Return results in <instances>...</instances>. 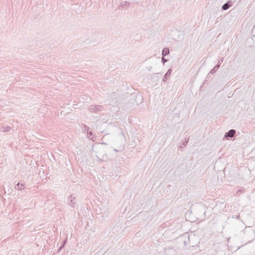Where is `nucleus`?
Masks as SVG:
<instances>
[{"label":"nucleus","instance_id":"obj_9","mask_svg":"<svg viewBox=\"0 0 255 255\" xmlns=\"http://www.w3.org/2000/svg\"><path fill=\"white\" fill-rule=\"evenodd\" d=\"M223 60H224V58H222L221 59H220L219 61H218V63L217 64V65H216L215 66V68H216V69H218L220 67V66L222 64V63H223Z\"/></svg>","mask_w":255,"mask_h":255},{"label":"nucleus","instance_id":"obj_10","mask_svg":"<svg viewBox=\"0 0 255 255\" xmlns=\"http://www.w3.org/2000/svg\"><path fill=\"white\" fill-rule=\"evenodd\" d=\"M10 129V127L8 126L6 127H2L1 128V130L3 131H8Z\"/></svg>","mask_w":255,"mask_h":255},{"label":"nucleus","instance_id":"obj_21","mask_svg":"<svg viewBox=\"0 0 255 255\" xmlns=\"http://www.w3.org/2000/svg\"><path fill=\"white\" fill-rule=\"evenodd\" d=\"M66 243V240L64 241L62 244V245H64V246L65 245V243Z\"/></svg>","mask_w":255,"mask_h":255},{"label":"nucleus","instance_id":"obj_7","mask_svg":"<svg viewBox=\"0 0 255 255\" xmlns=\"http://www.w3.org/2000/svg\"><path fill=\"white\" fill-rule=\"evenodd\" d=\"M169 53V50L168 48H164L162 51V56L165 57Z\"/></svg>","mask_w":255,"mask_h":255},{"label":"nucleus","instance_id":"obj_4","mask_svg":"<svg viewBox=\"0 0 255 255\" xmlns=\"http://www.w3.org/2000/svg\"><path fill=\"white\" fill-rule=\"evenodd\" d=\"M232 1L229 0V1H227L226 3H225V4H224L222 7V10H226L228 9L230 7L232 6Z\"/></svg>","mask_w":255,"mask_h":255},{"label":"nucleus","instance_id":"obj_14","mask_svg":"<svg viewBox=\"0 0 255 255\" xmlns=\"http://www.w3.org/2000/svg\"><path fill=\"white\" fill-rule=\"evenodd\" d=\"M87 133L88 135H92V132L91 130H89V128H87Z\"/></svg>","mask_w":255,"mask_h":255},{"label":"nucleus","instance_id":"obj_18","mask_svg":"<svg viewBox=\"0 0 255 255\" xmlns=\"http://www.w3.org/2000/svg\"><path fill=\"white\" fill-rule=\"evenodd\" d=\"M64 245H61V246L59 247V249H58V251H60V250H62V249L64 247Z\"/></svg>","mask_w":255,"mask_h":255},{"label":"nucleus","instance_id":"obj_24","mask_svg":"<svg viewBox=\"0 0 255 255\" xmlns=\"http://www.w3.org/2000/svg\"><path fill=\"white\" fill-rule=\"evenodd\" d=\"M185 245H186V241H184Z\"/></svg>","mask_w":255,"mask_h":255},{"label":"nucleus","instance_id":"obj_15","mask_svg":"<svg viewBox=\"0 0 255 255\" xmlns=\"http://www.w3.org/2000/svg\"><path fill=\"white\" fill-rule=\"evenodd\" d=\"M216 68H215V67H214L213 69H212L210 71V73H211V74H214V73H215V72H216Z\"/></svg>","mask_w":255,"mask_h":255},{"label":"nucleus","instance_id":"obj_22","mask_svg":"<svg viewBox=\"0 0 255 255\" xmlns=\"http://www.w3.org/2000/svg\"><path fill=\"white\" fill-rule=\"evenodd\" d=\"M98 149H100L101 148H102V147L100 146L98 148Z\"/></svg>","mask_w":255,"mask_h":255},{"label":"nucleus","instance_id":"obj_6","mask_svg":"<svg viewBox=\"0 0 255 255\" xmlns=\"http://www.w3.org/2000/svg\"><path fill=\"white\" fill-rule=\"evenodd\" d=\"M172 72V70L171 69H169L167 71V72L165 74L164 78H163V81H166V79H167L168 77L169 76V75L171 74V73Z\"/></svg>","mask_w":255,"mask_h":255},{"label":"nucleus","instance_id":"obj_23","mask_svg":"<svg viewBox=\"0 0 255 255\" xmlns=\"http://www.w3.org/2000/svg\"><path fill=\"white\" fill-rule=\"evenodd\" d=\"M240 217V215H238V216H237V218H239Z\"/></svg>","mask_w":255,"mask_h":255},{"label":"nucleus","instance_id":"obj_8","mask_svg":"<svg viewBox=\"0 0 255 255\" xmlns=\"http://www.w3.org/2000/svg\"><path fill=\"white\" fill-rule=\"evenodd\" d=\"M165 253L167 255H172V252H174V250L172 248H166Z\"/></svg>","mask_w":255,"mask_h":255},{"label":"nucleus","instance_id":"obj_12","mask_svg":"<svg viewBox=\"0 0 255 255\" xmlns=\"http://www.w3.org/2000/svg\"><path fill=\"white\" fill-rule=\"evenodd\" d=\"M88 128H89L86 125H83V126H82L81 128H82V130L85 131V130H87Z\"/></svg>","mask_w":255,"mask_h":255},{"label":"nucleus","instance_id":"obj_3","mask_svg":"<svg viewBox=\"0 0 255 255\" xmlns=\"http://www.w3.org/2000/svg\"><path fill=\"white\" fill-rule=\"evenodd\" d=\"M75 197H73V196L71 195L69 196L68 197V200H70V202L68 203V204L72 208H74L75 206L74 205L76 204V202H75Z\"/></svg>","mask_w":255,"mask_h":255},{"label":"nucleus","instance_id":"obj_1","mask_svg":"<svg viewBox=\"0 0 255 255\" xmlns=\"http://www.w3.org/2000/svg\"><path fill=\"white\" fill-rule=\"evenodd\" d=\"M102 106L101 105H91L89 107V110L91 112L100 111L102 110Z\"/></svg>","mask_w":255,"mask_h":255},{"label":"nucleus","instance_id":"obj_2","mask_svg":"<svg viewBox=\"0 0 255 255\" xmlns=\"http://www.w3.org/2000/svg\"><path fill=\"white\" fill-rule=\"evenodd\" d=\"M236 132V130L233 129H230L228 132L225 133L224 136L225 138L233 137L235 136Z\"/></svg>","mask_w":255,"mask_h":255},{"label":"nucleus","instance_id":"obj_25","mask_svg":"<svg viewBox=\"0 0 255 255\" xmlns=\"http://www.w3.org/2000/svg\"><path fill=\"white\" fill-rule=\"evenodd\" d=\"M254 28H255V25H254Z\"/></svg>","mask_w":255,"mask_h":255},{"label":"nucleus","instance_id":"obj_19","mask_svg":"<svg viewBox=\"0 0 255 255\" xmlns=\"http://www.w3.org/2000/svg\"><path fill=\"white\" fill-rule=\"evenodd\" d=\"M244 192V189H240V190H239L237 192V193H239V192L243 193V192Z\"/></svg>","mask_w":255,"mask_h":255},{"label":"nucleus","instance_id":"obj_13","mask_svg":"<svg viewBox=\"0 0 255 255\" xmlns=\"http://www.w3.org/2000/svg\"><path fill=\"white\" fill-rule=\"evenodd\" d=\"M161 61H162V62L163 63V64H164L167 61V59L164 58V57L162 56Z\"/></svg>","mask_w":255,"mask_h":255},{"label":"nucleus","instance_id":"obj_5","mask_svg":"<svg viewBox=\"0 0 255 255\" xmlns=\"http://www.w3.org/2000/svg\"><path fill=\"white\" fill-rule=\"evenodd\" d=\"M25 188L24 184L18 183L14 186V189L16 190H21Z\"/></svg>","mask_w":255,"mask_h":255},{"label":"nucleus","instance_id":"obj_20","mask_svg":"<svg viewBox=\"0 0 255 255\" xmlns=\"http://www.w3.org/2000/svg\"><path fill=\"white\" fill-rule=\"evenodd\" d=\"M107 157V156L106 154H104L103 155V156H102V158H103V159H104L105 158H106Z\"/></svg>","mask_w":255,"mask_h":255},{"label":"nucleus","instance_id":"obj_17","mask_svg":"<svg viewBox=\"0 0 255 255\" xmlns=\"http://www.w3.org/2000/svg\"><path fill=\"white\" fill-rule=\"evenodd\" d=\"M188 142V139H185L184 142L183 143V145H184L185 146L186 145V144H187Z\"/></svg>","mask_w":255,"mask_h":255},{"label":"nucleus","instance_id":"obj_16","mask_svg":"<svg viewBox=\"0 0 255 255\" xmlns=\"http://www.w3.org/2000/svg\"><path fill=\"white\" fill-rule=\"evenodd\" d=\"M129 100H130V101H131V102H135V98H134V96H133L132 97V98H130V99H129Z\"/></svg>","mask_w":255,"mask_h":255},{"label":"nucleus","instance_id":"obj_11","mask_svg":"<svg viewBox=\"0 0 255 255\" xmlns=\"http://www.w3.org/2000/svg\"><path fill=\"white\" fill-rule=\"evenodd\" d=\"M121 6L123 8H128V4L127 3V2H125L124 3L121 4Z\"/></svg>","mask_w":255,"mask_h":255}]
</instances>
